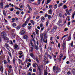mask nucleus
I'll return each mask as SVG.
<instances>
[{"label":"nucleus","instance_id":"nucleus-1","mask_svg":"<svg viewBox=\"0 0 75 75\" xmlns=\"http://www.w3.org/2000/svg\"><path fill=\"white\" fill-rule=\"evenodd\" d=\"M23 52L22 51H19V55L20 56H19V58H21L22 57H23Z\"/></svg>","mask_w":75,"mask_h":75},{"label":"nucleus","instance_id":"nucleus-2","mask_svg":"<svg viewBox=\"0 0 75 75\" xmlns=\"http://www.w3.org/2000/svg\"><path fill=\"white\" fill-rule=\"evenodd\" d=\"M37 67H38V70L39 71V75H41L42 73V69H40V68L39 67L38 64L37 65Z\"/></svg>","mask_w":75,"mask_h":75},{"label":"nucleus","instance_id":"nucleus-3","mask_svg":"<svg viewBox=\"0 0 75 75\" xmlns=\"http://www.w3.org/2000/svg\"><path fill=\"white\" fill-rule=\"evenodd\" d=\"M2 38H3V39L4 41L9 40V38L7 37L3 36V37H2Z\"/></svg>","mask_w":75,"mask_h":75},{"label":"nucleus","instance_id":"nucleus-4","mask_svg":"<svg viewBox=\"0 0 75 75\" xmlns=\"http://www.w3.org/2000/svg\"><path fill=\"white\" fill-rule=\"evenodd\" d=\"M25 33V31L24 30H21V31H20V33H19V34H20L21 35H23Z\"/></svg>","mask_w":75,"mask_h":75},{"label":"nucleus","instance_id":"nucleus-5","mask_svg":"<svg viewBox=\"0 0 75 75\" xmlns=\"http://www.w3.org/2000/svg\"><path fill=\"white\" fill-rule=\"evenodd\" d=\"M28 22L25 21V22L22 25V27H23L25 26L28 24Z\"/></svg>","mask_w":75,"mask_h":75},{"label":"nucleus","instance_id":"nucleus-6","mask_svg":"<svg viewBox=\"0 0 75 75\" xmlns=\"http://www.w3.org/2000/svg\"><path fill=\"white\" fill-rule=\"evenodd\" d=\"M47 57V53H45L44 56V61H45Z\"/></svg>","mask_w":75,"mask_h":75},{"label":"nucleus","instance_id":"nucleus-7","mask_svg":"<svg viewBox=\"0 0 75 75\" xmlns=\"http://www.w3.org/2000/svg\"><path fill=\"white\" fill-rule=\"evenodd\" d=\"M30 57L33 58L34 59H35V57L34 56V55L32 53H31L30 54Z\"/></svg>","mask_w":75,"mask_h":75},{"label":"nucleus","instance_id":"nucleus-8","mask_svg":"<svg viewBox=\"0 0 75 75\" xmlns=\"http://www.w3.org/2000/svg\"><path fill=\"white\" fill-rule=\"evenodd\" d=\"M4 3L3 2H1L0 3V8H2L4 7Z\"/></svg>","mask_w":75,"mask_h":75},{"label":"nucleus","instance_id":"nucleus-9","mask_svg":"<svg viewBox=\"0 0 75 75\" xmlns=\"http://www.w3.org/2000/svg\"><path fill=\"white\" fill-rule=\"evenodd\" d=\"M59 68H58V66H57L56 68V69H55V71H56V73H58V71Z\"/></svg>","mask_w":75,"mask_h":75},{"label":"nucleus","instance_id":"nucleus-10","mask_svg":"<svg viewBox=\"0 0 75 75\" xmlns=\"http://www.w3.org/2000/svg\"><path fill=\"white\" fill-rule=\"evenodd\" d=\"M0 70L2 73H4V67H1V68H0Z\"/></svg>","mask_w":75,"mask_h":75},{"label":"nucleus","instance_id":"nucleus-11","mask_svg":"<svg viewBox=\"0 0 75 75\" xmlns=\"http://www.w3.org/2000/svg\"><path fill=\"white\" fill-rule=\"evenodd\" d=\"M6 33L5 32H2L1 33V36H3L5 35Z\"/></svg>","mask_w":75,"mask_h":75},{"label":"nucleus","instance_id":"nucleus-12","mask_svg":"<svg viewBox=\"0 0 75 75\" xmlns=\"http://www.w3.org/2000/svg\"><path fill=\"white\" fill-rule=\"evenodd\" d=\"M66 13H67V14H68V15H70V13H69V11L68 9H66Z\"/></svg>","mask_w":75,"mask_h":75},{"label":"nucleus","instance_id":"nucleus-13","mask_svg":"<svg viewBox=\"0 0 75 75\" xmlns=\"http://www.w3.org/2000/svg\"><path fill=\"white\" fill-rule=\"evenodd\" d=\"M30 22L32 23V24L34 25L35 21H33V20H31Z\"/></svg>","mask_w":75,"mask_h":75},{"label":"nucleus","instance_id":"nucleus-14","mask_svg":"<svg viewBox=\"0 0 75 75\" xmlns=\"http://www.w3.org/2000/svg\"><path fill=\"white\" fill-rule=\"evenodd\" d=\"M74 16H75V11H74V13H73L72 14V18H74Z\"/></svg>","mask_w":75,"mask_h":75},{"label":"nucleus","instance_id":"nucleus-15","mask_svg":"<svg viewBox=\"0 0 75 75\" xmlns=\"http://www.w3.org/2000/svg\"><path fill=\"white\" fill-rule=\"evenodd\" d=\"M35 48L36 50H39V47H38V46L37 45H35Z\"/></svg>","mask_w":75,"mask_h":75},{"label":"nucleus","instance_id":"nucleus-16","mask_svg":"<svg viewBox=\"0 0 75 75\" xmlns=\"http://www.w3.org/2000/svg\"><path fill=\"white\" fill-rule=\"evenodd\" d=\"M15 61H16V59L15 57L13 58V64L15 65Z\"/></svg>","mask_w":75,"mask_h":75},{"label":"nucleus","instance_id":"nucleus-17","mask_svg":"<svg viewBox=\"0 0 75 75\" xmlns=\"http://www.w3.org/2000/svg\"><path fill=\"white\" fill-rule=\"evenodd\" d=\"M48 14H52V9H50L48 11Z\"/></svg>","mask_w":75,"mask_h":75},{"label":"nucleus","instance_id":"nucleus-18","mask_svg":"<svg viewBox=\"0 0 75 75\" xmlns=\"http://www.w3.org/2000/svg\"><path fill=\"white\" fill-rule=\"evenodd\" d=\"M35 60H36L37 62L39 63V62L38 59V57H35Z\"/></svg>","mask_w":75,"mask_h":75},{"label":"nucleus","instance_id":"nucleus-19","mask_svg":"<svg viewBox=\"0 0 75 75\" xmlns=\"http://www.w3.org/2000/svg\"><path fill=\"white\" fill-rule=\"evenodd\" d=\"M14 46V49H17L18 47V45H15Z\"/></svg>","mask_w":75,"mask_h":75},{"label":"nucleus","instance_id":"nucleus-20","mask_svg":"<svg viewBox=\"0 0 75 75\" xmlns=\"http://www.w3.org/2000/svg\"><path fill=\"white\" fill-rule=\"evenodd\" d=\"M5 46H6V48H8L9 47V46L8 44L7 43H6L5 45Z\"/></svg>","mask_w":75,"mask_h":75},{"label":"nucleus","instance_id":"nucleus-21","mask_svg":"<svg viewBox=\"0 0 75 75\" xmlns=\"http://www.w3.org/2000/svg\"><path fill=\"white\" fill-rule=\"evenodd\" d=\"M3 15H4V16H6V14L5 12V10H4L3 11Z\"/></svg>","mask_w":75,"mask_h":75},{"label":"nucleus","instance_id":"nucleus-22","mask_svg":"<svg viewBox=\"0 0 75 75\" xmlns=\"http://www.w3.org/2000/svg\"><path fill=\"white\" fill-rule=\"evenodd\" d=\"M28 36L27 35H25L24 36H23V38L24 39H26L28 38Z\"/></svg>","mask_w":75,"mask_h":75},{"label":"nucleus","instance_id":"nucleus-23","mask_svg":"<svg viewBox=\"0 0 75 75\" xmlns=\"http://www.w3.org/2000/svg\"><path fill=\"white\" fill-rule=\"evenodd\" d=\"M49 23V21H47L46 23L45 24L46 27H47L48 24Z\"/></svg>","mask_w":75,"mask_h":75},{"label":"nucleus","instance_id":"nucleus-24","mask_svg":"<svg viewBox=\"0 0 75 75\" xmlns=\"http://www.w3.org/2000/svg\"><path fill=\"white\" fill-rule=\"evenodd\" d=\"M30 18H31L30 16H29V18H27L26 20L25 21H26L27 22L29 21V20L30 19Z\"/></svg>","mask_w":75,"mask_h":75},{"label":"nucleus","instance_id":"nucleus-25","mask_svg":"<svg viewBox=\"0 0 75 75\" xmlns=\"http://www.w3.org/2000/svg\"><path fill=\"white\" fill-rule=\"evenodd\" d=\"M67 8L68 7L66 5H63V8H64V9H65Z\"/></svg>","mask_w":75,"mask_h":75},{"label":"nucleus","instance_id":"nucleus-26","mask_svg":"<svg viewBox=\"0 0 75 75\" xmlns=\"http://www.w3.org/2000/svg\"><path fill=\"white\" fill-rule=\"evenodd\" d=\"M47 17H48V19H50L51 18L52 16L51 15H47Z\"/></svg>","mask_w":75,"mask_h":75},{"label":"nucleus","instance_id":"nucleus-27","mask_svg":"<svg viewBox=\"0 0 75 75\" xmlns=\"http://www.w3.org/2000/svg\"><path fill=\"white\" fill-rule=\"evenodd\" d=\"M35 33H36V34L37 35H38V31H39V30H38L37 29H35Z\"/></svg>","mask_w":75,"mask_h":75},{"label":"nucleus","instance_id":"nucleus-28","mask_svg":"<svg viewBox=\"0 0 75 75\" xmlns=\"http://www.w3.org/2000/svg\"><path fill=\"white\" fill-rule=\"evenodd\" d=\"M47 74L48 73L47 71H46L45 70H44V75H47Z\"/></svg>","mask_w":75,"mask_h":75},{"label":"nucleus","instance_id":"nucleus-29","mask_svg":"<svg viewBox=\"0 0 75 75\" xmlns=\"http://www.w3.org/2000/svg\"><path fill=\"white\" fill-rule=\"evenodd\" d=\"M42 0H38V4H40L41 3V1H42Z\"/></svg>","mask_w":75,"mask_h":75},{"label":"nucleus","instance_id":"nucleus-30","mask_svg":"<svg viewBox=\"0 0 75 75\" xmlns=\"http://www.w3.org/2000/svg\"><path fill=\"white\" fill-rule=\"evenodd\" d=\"M57 6L58 5H57V4H56L55 5H54V9H56L57 8Z\"/></svg>","mask_w":75,"mask_h":75},{"label":"nucleus","instance_id":"nucleus-31","mask_svg":"<svg viewBox=\"0 0 75 75\" xmlns=\"http://www.w3.org/2000/svg\"><path fill=\"white\" fill-rule=\"evenodd\" d=\"M8 54L9 56H10L11 58L12 57V55L11 54V53H10L9 52H8Z\"/></svg>","mask_w":75,"mask_h":75},{"label":"nucleus","instance_id":"nucleus-32","mask_svg":"<svg viewBox=\"0 0 75 75\" xmlns=\"http://www.w3.org/2000/svg\"><path fill=\"white\" fill-rule=\"evenodd\" d=\"M51 1V0H47V2L46 3V4H47L48 3H50Z\"/></svg>","mask_w":75,"mask_h":75},{"label":"nucleus","instance_id":"nucleus-33","mask_svg":"<svg viewBox=\"0 0 75 75\" xmlns=\"http://www.w3.org/2000/svg\"><path fill=\"white\" fill-rule=\"evenodd\" d=\"M9 7V6L8 5V4H7L6 6H5L4 8H8Z\"/></svg>","mask_w":75,"mask_h":75},{"label":"nucleus","instance_id":"nucleus-34","mask_svg":"<svg viewBox=\"0 0 75 75\" xmlns=\"http://www.w3.org/2000/svg\"><path fill=\"white\" fill-rule=\"evenodd\" d=\"M63 54H60L59 55V58H62L63 57Z\"/></svg>","mask_w":75,"mask_h":75},{"label":"nucleus","instance_id":"nucleus-35","mask_svg":"<svg viewBox=\"0 0 75 75\" xmlns=\"http://www.w3.org/2000/svg\"><path fill=\"white\" fill-rule=\"evenodd\" d=\"M62 47H64V49L65 48V42L63 41V43L62 44Z\"/></svg>","mask_w":75,"mask_h":75},{"label":"nucleus","instance_id":"nucleus-36","mask_svg":"<svg viewBox=\"0 0 75 75\" xmlns=\"http://www.w3.org/2000/svg\"><path fill=\"white\" fill-rule=\"evenodd\" d=\"M14 70L15 72L17 73V67H15V68Z\"/></svg>","mask_w":75,"mask_h":75},{"label":"nucleus","instance_id":"nucleus-37","mask_svg":"<svg viewBox=\"0 0 75 75\" xmlns=\"http://www.w3.org/2000/svg\"><path fill=\"white\" fill-rule=\"evenodd\" d=\"M32 28V26H28V29L29 30H30L31 29V28Z\"/></svg>","mask_w":75,"mask_h":75},{"label":"nucleus","instance_id":"nucleus-38","mask_svg":"<svg viewBox=\"0 0 75 75\" xmlns=\"http://www.w3.org/2000/svg\"><path fill=\"white\" fill-rule=\"evenodd\" d=\"M31 49L30 50V51L32 52L33 51V47H31Z\"/></svg>","mask_w":75,"mask_h":75},{"label":"nucleus","instance_id":"nucleus-39","mask_svg":"<svg viewBox=\"0 0 75 75\" xmlns=\"http://www.w3.org/2000/svg\"><path fill=\"white\" fill-rule=\"evenodd\" d=\"M4 63L5 64H7L8 63L7 62H6V60H4Z\"/></svg>","mask_w":75,"mask_h":75},{"label":"nucleus","instance_id":"nucleus-40","mask_svg":"<svg viewBox=\"0 0 75 75\" xmlns=\"http://www.w3.org/2000/svg\"><path fill=\"white\" fill-rule=\"evenodd\" d=\"M57 29V27L56 26H54V27H53V30H56V29Z\"/></svg>","mask_w":75,"mask_h":75},{"label":"nucleus","instance_id":"nucleus-41","mask_svg":"<svg viewBox=\"0 0 75 75\" xmlns=\"http://www.w3.org/2000/svg\"><path fill=\"white\" fill-rule=\"evenodd\" d=\"M40 36H41V38H43L44 37V35L43 34H41Z\"/></svg>","mask_w":75,"mask_h":75},{"label":"nucleus","instance_id":"nucleus-42","mask_svg":"<svg viewBox=\"0 0 75 75\" xmlns=\"http://www.w3.org/2000/svg\"><path fill=\"white\" fill-rule=\"evenodd\" d=\"M63 5V3H61L59 4V7H61Z\"/></svg>","mask_w":75,"mask_h":75},{"label":"nucleus","instance_id":"nucleus-43","mask_svg":"<svg viewBox=\"0 0 75 75\" xmlns=\"http://www.w3.org/2000/svg\"><path fill=\"white\" fill-rule=\"evenodd\" d=\"M55 67H56L55 66H54V67H53V71L55 70V69H55Z\"/></svg>","mask_w":75,"mask_h":75},{"label":"nucleus","instance_id":"nucleus-44","mask_svg":"<svg viewBox=\"0 0 75 75\" xmlns=\"http://www.w3.org/2000/svg\"><path fill=\"white\" fill-rule=\"evenodd\" d=\"M41 20H43L44 21H45V18L44 16H42L41 18Z\"/></svg>","mask_w":75,"mask_h":75},{"label":"nucleus","instance_id":"nucleus-45","mask_svg":"<svg viewBox=\"0 0 75 75\" xmlns=\"http://www.w3.org/2000/svg\"><path fill=\"white\" fill-rule=\"evenodd\" d=\"M40 27L41 28H42V26H43V25L42 23L40 24Z\"/></svg>","mask_w":75,"mask_h":75},{"label":"nucleus","instance_id":"nucleus-46","mask_svg":"<svg viewBox=\"0 0 75 75\" xmlns=\"http://www.w3.org/2000/svg\"><path fill=\"white\" fill-rule=\"evenodd\" d=\"M43 41H44V42L46 44L47 43V39H46L45 40H45H43Z\"/></svg>","mask_w":75,"mask_h":75},{"label":"nucleus","instance_id":"nucleus-47","mask_svg":"<svg viewBox=\"0 0 75 75\" xmlns=\"http://www.w3.org/2000/svg\"><path fill=\"white\" fill-rule=\"evenodd\" d=\"M68 40H67V41H69L71 40V38L70 36H69L68 38Z\"/></svg>","mask_w":75,"mask_h":75},{"label":"nucleus","instance_id":"nucleus-48","mask_svg":"<svg viewBox=\"0 0 75 75\" xmlns=\"http://www.w3.org/2000/svg\"><path fill=\"white\" fill-rule=\"evenodd\" d=\"M14 10V8L13 7L11 8H10V11H12Z\"/></svg>","mask_w":75,"mask_h":75},{"label":"nucleus","instance_id":"nucleus-49","mask_svg":"<svg viewBox=\"0 0 75 75\" xmlns=\"http://www.w3.org/2000/svg\"><path fill=\"white\" fill-rule=\"evenodd\" d=\"M59 16L60 18L62 17V14H61V13H59Z\"/></svg>","mask_w":75,"mask_h":75},{"label":"nucleus","instance_id":"nucleus-50","mask_svg":"<svg viewBox=\"0 0 75 75\" xmlns=\"http://www.w3.org/2000/svg\"><path fill=\"white\" fill-rule=\"evenodd\" d=\"M33 66L34 68H36V65H35L34 63H33Z\"/></svg>","mask_w":75,"mask_h":75},{"label":"nucleus","instance_id":"nucleus-51","mask_svg":"<svg viewBox=\"0 0 75 75\" xmlns=\"http://www.w3.org/2000/svg\"><path fill=\"white\" fill-rule=\"evenodd\" d=\"M16 26V24L15 23H13L12 24V26L13 27H15Z\"/></svg>","mask_w":75,"mask_h":75},{"label":"nucleus","instance_id":"nucleus-52","mask_svg":"<svg viewBox=\"0 0 75 75\" xmlns=\"http://www.w3.org/2000/svg\"><path fill=\"white\" fill-rule=\"evenodd\" d=\"M19 30V25H18L17 27L16 28V30Z\"/></svg>","mask_w":75,"mask_h":75},{"label":"nucleus","instance_id":"nucleus-53","mask_svg":"<svg viewBox=\"0 0 75 75\" xmlns=\"http://www.w3.org/2000/svg\"><path fill=\"white\" fill-rule=\"evenodd\" d=\"M52 5H49V8L50 9H51L52 8Z\"/></svg>","mask_w":75,"mask_h":75},{"label":"nucleus","instance_id":"nucleus-54","mask_svg":"<svg viewBox=\"0 0 75 75\" xmlns=\"http://www.w3.org/2000/svg\"><path fill=\"white\" fill-rule=\"evenodd\" d=\"M30 45H32V47H34L33 44L32 43V41H30Z\"/></svg>","mask_w":75,"mask_h":75},{"label":"nucleus","instance_id":"nucleus-55","mask_svg":"<svg viewBox=\"0 0 75 75\" xmlns=\"http://www.w3.org/2000/svg\"><path fill=\"white\" fill-rule=\"evenodd\" d=\"M67 74L68 75H71V73L69 71H68V72H67Z\"/></svg>","mask_w":75,"mask_h":75},{"label":"nucleus","instance_id":"nucleus-56","mask_svg":"<svg viewBox=\"0 0 75 75\" xmlns=\"http://www.w3.org/2000/svg\"><path fill=\"white\" fill-rule=\"evenodd\" d=\"M65 31H67L68 30V28H65L64 29Z\"/></svg>","mask_w":75,"mask_h":75},{"label":"nucleus","instance_id":"nucleus-57","mask_svg":"<svg viewBox=\"0 0 75 75\" xmlns=\"http://www.w3.org/2000/svg\"><path fill=\"white\" fill-rule=\"evenodd\" d=\"M28 1L29 3H32V1L31 0H28Z\"/></svg>","mask_w":75,"mask_h":75},{"label":"nucleus","instance_id":"nucleus-58","mask_svg":"<svg viewBox=\"0 0 75 75\" xmlns=\"http://www.w3.org/2000/svg\"><path fill=\"white\" fill-rule=\"evenodd\" d=\"M48 57H49V58L51 59H52V57L50 55H49Z\"/></svg>","mask_w":75,"mask_h":75},{"label":"nucleus","instance_id":"nucleus-59","mask_svg":"<svg viewBox=\"0 0 75 75\" xmlns=\"http://www.w3.org/2000/svg\"><path fill=\"white\" fill-rule=\"evenodd\" d=\"M58 23H62V21L61 20H59Z\"/></svg>","mask_w":75,"mask_h":75},{"label":"nucleus","instance_id":"nucleus-60","mask_svg":"<svg viewBox=\"0 0 75 75\" xmlns=\"http://www.w3.org/2000/svg\"><path fill=\"white\" fill-rule=\"evenodd\" d=\"M52 49V48H51V47H48V50H50L51 51Z\"/></svg>","mask_w":75,"mask_h":75},{"label":"nucleus","instance_id":"nucleus-61","mask_svg":"<svg viewBox=\"0 0 75 75\" xmlns=\"http://www.w3.org/2000/svg\"><path fill=\"white\" fill-rule=\"evenodd\" d=\"M1 53L3 54V51L2 50H1V51L0 52V55H1Z\"/></svg>","mask_w":75,"mask_h":75},{"label":"nucleus","instance_id":"nucleus-62","mask_svg":"<svg viewBox=\"0 0 75 75\" xmlns=\"http://www.w3.org/2000/svg\"><path fill=\"white\" fill-rule=\"evenodd\" d=\"M51 29V28L50 27H48V29H47V31H49Z\"/></svg>","mask_w":75,"mask_h":75},{"label":"nucleus","instance_id":"nucleus-63","mask_svg":"<svg viewBox=\"0 0 75 75\" xmlns=\"http://www.w3.org/2000/svg\"><path fill=\"white\" fill-rule=\"evenodd\" d=\"M58 47L59 48L61 47V45H60V43H59L58 44Z\"/></svg>","mask_w":75,"mask_h":75},{"label":"nucleus","instance_id":"nucleus-64","mask_svg":"<svg viewBox=\"0 0 75 75\" xmlns=\"http://www.w3.org/2000/svg\"><path fill=\"white\" fill-rule=\"evenodd\" d=\"M73 73L74 75H75V69L73 71Z\"/></svg>","mask_w":75,"mask_h":75}]
</instances>
